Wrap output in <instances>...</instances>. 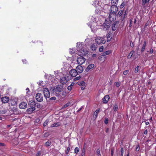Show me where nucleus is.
<instances>
[{"label":"nucleus","mask_w":156,"mask_h":156,"mask_svg":"<svg viewBox=\"0 0 156 156\" xmlns=\"http://www.w3.org/2000/svg\"><path fill=\"white\" fill-rule=\"evenodd\" d=\"M77 54L79 55L84 56L88 53V51L86 48V45L82 42H79L76 43Z\"/></svg>","instance_id":"1"},{"label":"nucleus","mask_w":156,"mask_h":156,"mask_svg":"<svg viewBox=\"0 0 156 156\" xmlns=\"http://www.w3.org/2000/svg\"><path fill=\"white\" fill-rule=\"evenodd\" d=\"M55 74L57 79H60V83L62 84H65L69 80V79L65 76L61 72H58V71H55Z\"/></svg>","instance_id":"2"},{"label":"nucleus","mask_w":156,"mask_h":156,"mask_svg":"<svg viewBox=\"0 0 156 156\" xmlns=\"http://www.w3.org/2000/svg\"><path fill=\"white\" fill-rule=\"evenodd\" d=\"M105 0H95L92 5L95 7H98L99 6H103L102 4L105 5H108L109 3V0H107V2H104Z\"/></svg>","instance_id":"3"},{"label":"nucleus","mask_w":156,"mask_h":156,"mask_svg":"<svg viewBox=\"0 0 156 156\" xmlns=\"http://www.w3.org/2000/svg\"><path fill=\"white\" fill-rule=\"evenodd\" d=\"M113 3H112L113 4L110 8V14L109 15V17L110 20H111V18L112 16H115L116 13L118 10V8L115 5V4Z\"/></svg>","instance_id":"4"},{"label":"nucleus","mask_w":156,"mask_h":156,"mask_svg":"<svg viewBox=\"0 0 156 156\" xmlns=\"http://www.w3.org/2000/svg\"><path fill=\"white\" fill-rule=\"evenodd\" d=\"M103 12L104 11H103L102 7L101 6H99V7H97L95 11V14L100 16H102Z\"/></svg>","instance_id":"5"},{"label":"nucleus","mask_w":156,"mask_h":156,"mask_svg":"<svg viewBox=\"0 0 156 156\" xmlns=\"http://www.w3.org/2000/svg\"><path fill=\"white\" fill-rule=\"evenodd\" d=\"M41 90L43 91L44 96L46 99L49 98L50 92L48 88H43L42 90L41 89Z\"/></svg>","instance_id":"6"},{"label":"nucleus","mask_w":156,"mask_h":156,"mask_svg":"<svg viewBox=\"0 0 156 156\" xmlns=\"http://www.w3.org/2000/svg\"><path fill=\"white\" fill-rule=\"evenodd\" d=\"M54 92L56 94L57 96H59V95H61V93H64V91L62 90L61 88L59 87H57L54 90Z\"/></svg>","instance_id":"7"},{"label":"nucleus","mask_w":156,"mask_h":156,"mask_svg":"<svg viewBox=\"0 0 156 156\" xmlns=\"http://www.w3.org/2000/svg\"><path fill=\"white\" fill-rule=\"evenodd\" d=\"M80 56V57L77 58L76 61L78 64L82 65L85 62L86 59L83 57L82 55Z\"/></svg>","instance_id":"8"},{"label":"nucleus","mask_w":156,"mask_h":156,"mask_svg":"<svg viewBox=\"0 0 156 156\" xmlns=\"http://www.w3.org/2000/svg\"><path fill=\"white\" fill-rule=\"evenodd\" d=\"M95 40L96 43L98 44H104L105 42V40L102 37H98Z\"/></svg>","instance_id":"9"},{"label":"nucleus","mask_w":156,"mask_h":156,"mask_svg":"<svg viewBox=\"0 0 156 156\" xmlns=\"http://www.w3.org/2000/svg\"><path fill=\"white\" fill-rule=\"evenodd\" d=\"M36 100L39 102H41L43 100V97L41 93H38L36 95Z\"/></svg>","instance_id":"10"},{"label":"nucleus","mask_w":156,"mask_h":156,"mask_svg":"<svg viewBox=\"0 0 156 156\" xmlns=\"http://www.w3.org/2000/svg\"><path fill=\"white\" fill-rule=\"evenodd\" d=\"M102 26L103 27V29L105 30L108 29L110 27L109 22L105 20Z\"/></svg>","instance_id":"11"},{"label":"nucleus","mask_w":156,"mask_h":156,"mask_svg":"<svg viewBox=\"0 0 156 156\" xmlns=\"http://www.w3.org/2000/svg\"><path fill=\"white\" fill-rule=\"evenodd\" d=\"M69 74L71 76L73 77H75L78 74L76 70L74 69H73L70 71Z\"/></svg>","instance_id":"12"},{"label":"nucleus","mask_w":156,"mask_h":156,"mask_svg":"<svg viewBox=\"0 0 156 156\" xmlns=\"http://www.w3.org/2000/svg\"><path fill=\"white\" fill-rule=\"evenodd\" d=\"M104 20H105V19L103 18L102 19V20H99L98 21L96 20V22L94 23V25L98 26V27L101 26L103 24Z\"/></svg>","instance_id":"13"},{"label":"nucleus","mask_w":156,"mask_h":156,"mask_svg":"<svg viewBox=\"0 0 156 156\" xmlns=\"http://www.w3.org/2000/svg\"><path fill=\"white\" fill-rule=\"evenodd\" d=\"M78 73H81L83 71V67L80 65L77 66L75 69Z\"/></svg>","instance_id":"14"},{"label":"nucleus","mask_w":156,"mask_h":156,"mask_svg":"<svg viewBox=\"0 0 156 156\" xmlns=\"http://www.w3.org/2000/svg\"><path fill=\"white\" fill-rule=\"evenodd\" d=\"M3 103H7L9 101V98L8 97L5 96L2 97L1 99Z\"/></svg>","instance_id":"15"},{"label":"nucleus","mask_w":156,"mask_h":156,"mask_svg":"<svg viewBox=\"0 0 156 156\" xmlns=\"http://www.w3.org/2000/svg\"><path fill=\"white\" fill-rule=\"evenodd\" d=\"M126 14V11L125 10H121L119 12L118 15L119 16H121L122 17L124 18Z\"/></svg>","instance_id":"16"},{"label":"nucleus","mask_w":156,"mask_h":156,"mask_svg":"<svg viewBox=\"0 0 156 156\" xmlns=\"http://www.w3.org/2000/svg\"><path fill=\"white\" fill-rule=\"evenodd\" d=\"M118 23H119L118 22H115L113 23L112 26V30L115 31L116 30Z\"/></svg>","instance_id":"17"},{"label":"nucleus","mask_w":156,"mask_h":156,"mask_svg":"<svg viewBox=\"0 0 156 156\" xmlns=\"http://www.w3.org/2000/svg\"><path fill=\"white\" fill-rule=\"evenodd\" d=\"M27 105L26 103L23 102L19 105L20 108L21 109H25L27 107Z\"/></svg>","instance_id":"18"},{"label":"nucleus","mask_w":156,"mask_h":156,"mask_svg":"<svg viewBox=\"0 0 156 156\" xmlns=\"http://www.w3.org/2000/svg\"><path fill=\"white\" fill-rule=\"evenodd\" d=\"M94 23H93L92 24V25H90V23H89V26H90V27L91 28V29L92 30V31L94 32H95L97 30V27H96V25H94Z\"/></svg>","instance_id":"19"},{"label":"nucleus","mask_w":156,"mask_h":156,"mask_svg":"<svg viewBox=\"0 0 156 156\" xmlns=\"http://www.w3.org/2000/svg\"><path fill=\"white\" fill-rule=\"evenodd\" d=\"M109 97L108 95H105L103 98V102L104 103H106L109 99Z\"/></svg>","instance_id":"20"},{"label":"nucleus","mask_w":156,"mask_h":156,"mask_svg":"<svg viewBox=\"0 0 156 156\" xmlns=\"http://www.w3.org/2000/svg\"><path fill=\"white\" fill-rule=\"evenodd\" d=\"M94 64H90L86 69V71H88L90 69L93 68L94 67Z\"/></svg>","instance_id":"21"},{"label":"nucleus","mask_w":156,"mask_h":156,"mask_svg":"<svg viewBox=\"0 0 156 156\" xmlns=\"http://www.w3.org/2000/svg\"><path fill=\"white\" fill-rule=\"evenodd\" d=\"M147 44V42L146 41H144V44H143V46H142L141 48V51L142 52H143L145 50V48Z\"/></svg>","instance_id":"22"},{"label":"nucleus","mask_w":156,"mask_h":156,"mask_svg":"<svg viewBox=\"0 0 156 156\" xmlns=\"http://www.w3.org/2000/svg\"><path fill=\"white\" fill-rule=\"evenodd\" d=\"M35 110V108H28L27 110V112L29 114L31 113Z\"/></svg>","instance_id":"23"},{"label":"nucleus","mask_w":156,"mask_h":156,"mask_svg":"<svg viewBox=\"0 0 156 156\" xmlns=\"http://www.w3.org/2000/svg\"><path fill=\"white\" fill-rule=\"evenodd\" d=\"M43 83V81H39L38 82V84L39 85V90H41V88H42V83Z\"/></svg>","instance_id":"24"},{"label":"nucleus","mask_w":156,"mask_h":156,"mask_svg":"<svg viewBox=\"0 0 156 156\" xmlns=\"http://www.w3.org/2000/svg\"><path fill=\"white\" fill-rule=\"evenodd\" d=\"M97 48L96 45L95 44H93L91 46L90 48L93 51H95L96 50V49Z\"/></svg>","instance_id":"25"},{"label":"nucleus","mask_w":156,"mask_h":156,"mask_svg":"<svg viewBox=\"0 0 156 156\" xmlns=\"http://www.w3.org/2000/svg\"><path fill=\"white\" fill-rule=\"evenodd\" d=\"M90 19L91 20V21L94 23V22H96L97 18H95L93 16H90Z\"/></svg>","instance_id":"26"},{"label":"nucleus","mask_w":156,"mask_h":156,"mask_svg":"<svg viewBox=\"0 0 156 156\" xmlns=\"http://www.w3.org/2000/svg\"><path fill=\"white\" fill-rule=\"evenodd\" d=\"M78 85L82 86H85V83L83 81L79 82L78 83Z\"/></svg>","instance_id":"27"},{"label":"nucleus","mask_w":156,"mask_h":156,"mask_svg":"<svg viewBox=\"0 0 156 156\" xmlns=\"http://www.w3.org/2000/svg\"><path fill=\"white\" fill-rule=\"evenodd\" d=\"M111 52L110 51H107L104 52L103 53L102 55L105 56L108 55L110 54Z\"/></svg>","instance_id":"28"},{"label":"nucleus","mask_w":156,"mask_h":156,"mask_svg":"<svg viewBox=\"0 0 156 156\" xmlns=\"http://www.w3.org/2000/svg\"><path fill=\"white\" fill-rule=\"evenodd\" d=\"M99 110H97L94 113V117L96 119L97 116L98 115L99 112Z\"/></svg>","instance_id":"29"},{"label":"nucleus","mask_w":156,"mask_h":156,"mask_svg":"<svg viewBox=\"0 0 156 156\" xmlns=\"http://www.w3.org/2000/svg\"><path fill=\"white\" fill-rule=\"evenodd\" d=\"M60 125V124L59 123H54V124H53L51 125V127H57L58 126Z\"/></svg>","instance_id":"30"},{"label":"nucleus","mask_w":156,"mask_h":156,"mask_svg":"<svg viewBox=\"0 0 156 156\" xmlns=\"http://www.w3.org/2000/svg\"><path fill=\"white\" fill-rule=\"evenodd\" d=\"M149 1L150 0H142L143 5H145L146 4L148 3Z\"/></svg>","instance_id":"31"},{"label":"nucleus","mask_w":156,"mask_h":156,"mask_svg":"<svg viewBox=\"0 0 156 156\" xmlns=\"http://www.w3.org/2000/svg\"><path fill=\"white\" fill-rule=\"evenodd\" d=\"M133 51H131L130 52V53H129V55L127 56V58H130L132 57V56L133 55Z\"/></svg>","instance_id":"32"},{"label":"nucleus","mask_w":156,"mask_h":156,"mask_svg":"<svg viewBox=\"0 0 156 156\" xmlns=\"http://www.w3.org/2000/svg\"><path fill=\"white\" fill-rule=\"evenodd\" d=\"M51 142L50 141H47L45 143V146L46 147H48L50 146L51 144Z\"/></svg>","instance_id":"33"},{"label":"nucleus","mask_w":156,"mask_h":156,"mask_svg":"<svg viewBox=\"0 0 156 156\" xmlns=\"http://www.w3.org/2000/svg\"><path fill=\"white\" fill-rule=\"evenodd\" d=\"M118 108V106L117 105H114L113 109L115 111H116Z\"/></svg>","instance_id":"34"},{"label":"nucleus","mask_w":156,"mask_h":156,"mask_svg":"<svg viewBox=\"0 0 156 156\" xmlns=\"http://www.w3.org/2000/svg\"><path fill=\"white\" fill-rule=\"evenodd\" d=\"M74 49H74V48L72 49H70L69 51L70 53L71 54H72L75 53V51L74 50Z\"/></svg>","instance_id":"35"},{"label":"nucleus","mask_w":156,"mask_h":156,"mask_svg":"<svg viewBox=\"0 0 156 156\" xmlns=\"http://www.w3.org/2000/svg\"><path fill=\"white\" fill-rule=\"evenodd\" d=\"M139 68V66H137L135 68V70H134V72L135 73H137L138 72Z\"/></svg>","instance_id":"36"},{"label":"nucleus","mask_w":156,"mask_h":156,"mask_svg":"<svg viewBox=\"0 0 156 156\" xmlns=\"http://www.w3.org/2000/svg\"><path fill=\"white\" fill-rule=\"evenodd\" d=\"M96 153H97V154L98 155V156H101L100 150L99 149H98L97 150Z\"/></svg>","instance_id":"37"},{"label":"nucleus","mask_w":156,"mask_h":156,"mask_svg":"<svg viewBox=\"0 0 156 156\" xmlns=\"http://www.w3.org/2000/svg\"><path fill=\"white\" fill-rule=\"evenodd\" d=\"M75 153L76 154H77L79 152V148L77 147H76L74 150Z\"/></svg>","instance_id":"38"},{"label":"nucleus","mask_w":156,"mask_h":156,"mask_svg":"<svg viewBox=\"0 0 156 156\" xmlns=\"http://www.w3.org/2000/svg\"><path fill=\"white\" fill-rule=\"evenodd\" d=\"M80 78V76H78L77 77H75L74 78L73 80L74 81H76L79 80Z\"/></svg>","instance_id":"39"},{"label":"nucleus","mask_w":156,"mask_h":156,"mask_svg":"<svg viewBox=\"0 0 156 156\" xmlns=\"http://www.w3.org/2000/svg\"><path fill=\"white\" fill-rule=\"evenodd\" d=\"M120 152L121 154L120 155V156H123L124 152V150L123 148L122 147L121 148Z\"/></svg>","instance_id":"40"},{"label":"nucleus","mask_w":156,"mask_h":156,"mask_svg":"<svg viewBox=\"0 0 156 156\" xmlns=\"http://www.w3.org/2000/svg\"><path fill=\"white\" fill-rule=\"evenodd\" d=\"M11 104L12 105H14L16 104V102L14 100L11 101Z\"/></svg>","instance_id":"41"},{"label":"nucleus","mask_w":156,"mask_h":156,"mask_svg":"<svg viewBox=\"0 0 156 156\" xmlns=\"http://www.w3.org/2000/svg\"><path fill=\"white\" fill-rule=\"evenodd\" d=\"M48 120H46L45 122H44V124H43V126H46L47 124H48Z\"/></svg>","instance_id":"42"},{"label":"nucleus","mask_w":156,"mask_h":156,"mask_svg":"<svg viewBox=\"0 0 156 156\" xmlns=\"http://www.w3.org/2000/svg\"><path fill=\"white\" fill-rule=\"evenodd\" d=\"M118 0H111V3H113L114 4H116L118 2Z\"/></svg>","instance_id":"43"},{"label":"nucleus","mask_w":156,"mask_h":156,"mask_svg":"<svg viewBox=\"0 0 156 156\" xmlns=\"http://www.w3.org/2000/svg\"><path fill=\"white\" fill-rule=\"evenodd\" d=\"M70 105V103H67L65 105H64L63 107V108H66L68 107Z\"/></svg>","instance_id":"44"},{"label":"nucleus","mask_w":156,"mask_h":156,"mask_svg":"<svg viewBox=\"0 0 156 156\" xmlns=\"http://www.w3.org/2000/svg\"><path fill=\"white\" fill-rule=\"evenodd\" d=\"M92 41V39H90L88 38H87L85 40V41L86 42H87V41L89 42H91Z\"/></svg>","instance_id":"45"},{"label":"nucleus","mask_w":156,"mask_h":156,"mask_svg":"<svg viewBox=\"0 0 156 156\" xmlns=\"http://www.w3.org/2000/svg\"><path fill=\"white\" fill-rule=\"evenodd\" d=\"M129 72V70H126L123 72V74L124 75H126Z\"/></svg>","instance_id":"46"},{"label":"nucleus","mask_w":156,"mask_h":156,"mask_svg":"<svg viewBox=\"0 0 156 156\" xmlns=\"http://www.w3.org/2000/svg\"><path fill=\"white\" fill-rule=\"evenodd\" d=\"M112 34L110 33H108L107 34V38H112Z\"/></svg>","instance_id":"47"},{"label":"nucleus","mask_w":156,"mask_h":156,"mask_svg":"<svg viewBox=\"0 0 156 156\" xmlns=\"http://www.w3.org/2000/svg\"><path fill=\"white\" fill-rule=\"evenodd\" d=\"M133 19H131L130 20V24H129V26L130 27H131L132 26V24H133Z\"/></svg>","instance_id":"48"},{"label":"nucleus","mask_w":156,"mask_h":156,"mask_svg":"<svg viewBox=\"0 0 156 156\" xmlns=\"http://www.w3.org/2000/svg\"><path fill=\"white\" fill-rule=\"evenodd\" d=\"M104 47L103 46H101L99 48V51L100 52H101L103 51V50Z\"/></svg>","instance_id":"49"},{"label":"nucleus","mask_w":156,"mask_h":156,"mask_svg":"<svg viewBox=\"0 0 156 156\" xmlns=\"http://www.w3.org/2000/svg\"><path fill=\"white\" fill-rule=\"evenodd\" d=\"M115 83L116 86L117 87H119L120 85V83L119 82H116Z\"/></svg>","instance_id":"50"},{"label":"nucleus","mask_w":156,"mask_h":156,"mask_svg":"<svg viewBox=\"0 0 156 156\" xmlns=\"http://www.w3.org/2000/svg\"><path fill=\"white\" fill-rule=\"evenodd\" d=\"M64 93H61V95H59L58 96H60L61 97H64L65 96L66 93L65 92H64Z\"/></svg>","instance_id":"51"},{"label":"nucleus","mask_w":156,"mask_h":156,"mask_svg":"<svg viewBox=\"0 0 156 156\" xmlns=\"http://www.w3.org/2000/svg\"><path fill=\"white\" fill-rule=\"evenodd\" d=\"M67 89L68 90H71L72 89V87L71 86H68Z\"/></svg>","instance_id":"52"},{"label":"nucleus","mask_w":156,"mask_h":156,"mask_svg":"<svg viewBox=\"0 0 156 156\" xmlns=\"http://www.w3.org/2000/svg\"><path fill=\"white\" fill-rule=\"evenodd\" d=\"M56 99V98L55 97H53L51 98H50V100H55Z\"/></svg>","instance_id":"53"},{"label":"nucleus","mask_w":156,"mask_h":156,"mask_svg":"<svg viewBox=\"0 0 156 156\" xmlns=\"http://www.w3.org/2000/svg\"><path fill=\"white\" fill-rule=\"evenodd\" d=\"M108 119H106L104 121V122L105 124H107L108 123Z\"/></svg>","instance_id":"54"},{"label":"nucleus","mask_w":156,"mask_h":156,"mask_svg":"<svg viewBox=\"0 0 156 156\" xmlns=\"http://www.w3.org/2000/svg\"><path fill=\"white\" fill-rule=\"evenodd\" d=\"M70 147H68L67 148V151H66L67 153V152H69V151H70Z\"/></svg>","instance_id":"55"},{"label":"nucleus","mask_w":156,"mask_h":156,"mask_svg":"<svg viewBox=\"0 0 156 156\" xmlns=\"http://www.w3.org/2000/svg\"><path fill=\"white\" fill-rule=\"evenodd\" d=\"M41 153L40 152H38L36 154V156H40Z\"/></svg>","instance_id":"56"},{"label":"nucleus","mask_w":156,"mask_h":156,"mask_svg":"<svg viewBox=\"0 0 156 156\" xmlns=\"http://www.w3.org/2000/svg\"><path fill=\"white\" fill-rule=\"evenodd\" d=\"M111 38H107V41L108 42H109V41H110V40H111Z\"/></svg>","instance_id":"57"},{"label":"nucleus","mask_w":156,"mask_h":156,"mask_svg":"<svg viewBox=\"0 0 156 156\" xmlns=\"http://www.w3.org/2000/svg\"><path fill=\"white\" fill-rule=\"evenodd\" d=\"M97 56V55L96 54H93L92 55V57L93 58L94 57H96Z\"/></svg>","instance_id":"58"},{"label":"nucleus","mask_w":156,"mask_h":156,"mask_svg":"<svg viewBox=\"0 0 156 156\" xmlns=\"http://www.w3.org/2000/svg\"><path fill=\"white\" fill-rule=\"evenodd\" d=\"M113 153H114V152H113V151L112 150H111V156H113Z\"/></svg>","instance_id":"59"},{"label":"nucleus","mask_w":156,"mask_h":156,"mask_svg":"<svg viewBox=\"0 0 156 156\" xmlns=\"http://www.w3.org/2000/svg\"><path fill=\"white\" fill-rule=\"evenodd\" d=\"M153 49L152 48L150 50V53L151 54H152L153 52Z\"/></svg>","instance_id":"60"},{"label":"nucleus","mask_w":156,"mask_h":156,"mask_svg":"<svg viewBox=\"0 0 156 156\" xmlns=\"http://www.w3.org/2000/svg\"><path fill=\"white\" fill-rule=\"evenodd\" d=\"M147 133V131L146 129L144 131V133L145 134H146Z\"/></svg>","instance_id":"61"},{"label":"nucleus","mask_w":156,"mask_h":156,"mask_svg":"<svg viewBox=\"0 0 156 156\" xmlns=\"http://www.w3.org/2000/svg\"><path fill=\"white\" fill-rule=\"evenodd\" d=\"M85 86H82L81 88V89L82 90H83L85 88Z\"/></svg>","instance_id":"62"},{"label":"nucleus","mask_w":156,"mask_h":156,"mask_svg":"<svg viewBox=\"0 0 156 156\" xmlns=\"http://www.w3.org/2000/svg\"><path fill=\"white\" fill-rule=\"evenodd\" d=\"M4 145V143H0V146H3Z\"/></svg>","instance_id":"63"},{"label":"nucleus","mask_w":156,"mask_h":156,"mask_svg":"<svg viewBox=\"0 0 156 156\" xmlns=\"http://www.w3.org/2000/svg\"><path fill=\"white\" fill-rule=\"evenodd\" d=\"M83 106L81 107L77 111L78 112L80 111L82 109Z\"/></svg>","instance_id":"64"}]
</instances>
